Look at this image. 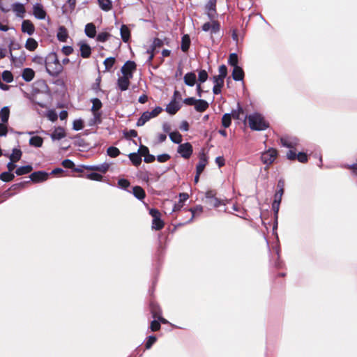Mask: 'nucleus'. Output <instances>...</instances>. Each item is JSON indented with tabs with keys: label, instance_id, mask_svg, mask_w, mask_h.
<instances>
[{
	"label": "nucleus",
	"instance_id": "f257e3e1",
	"mask_svg": "<svg viewBox=\"0 0 357 357\" xmlns=\"http://www.w3.org/2000/svg\"><path fill=\"white\" fill-rule=\"evenodd\" d=\"M45 69L52 77L58 76L63 70V66L60 63L56 53H50L46 56Z\"/></svg>",
	"mask_w": 357,
	"mask_h": 357
},
{
	"label": "nucleus",
	"instance_id": "f03ea898",
	"mask_svg": "<svg viewBox=\"0 0 357 357\" xmlns=\"http://www.w3.org/2000/svg\"><path fill=\"white\" fill-rule=\"evenodd\" d=\"M248 121L250 128L253 130H264L268 127V123L259 113L250 114Z\"/></svg>",
	"mask_w": 357,
	"mask_h": 357
},
{
	"label": "nucleus",
	"instance_id": "7ed1b4c3",
	"mask_svg": "<svg viewBox=\"0 0 357 357\" xmlns=\"http://www.w3.org/2000/svg\"><path fill=\"white\" fill-rule=\"evenodd\" d=\"M10 109L6 106L1 109V123H0V137H6L8 133L7 123L9 119Z\"/></svg>",
	"mask_w": 357,
	"mask_h": 357
},
{
	"label": "nucleus",
	"instance_id": "20e7f679",
	"mask_svg": "<svg viewBox=\"0 0 357 357\" xmlns=\"http://www.w3.org/2000/svg\"><path fill=\"white\" fill-rule=\"evenodd\" d=\"M149 214L153 218L152 229L155 230H160L164 227V222L161 220L160 212L155 208H151L149 211Z\"/></svg>",
	"mask_w": 357,
	"mask_h": 357
},
{
	"label": "nucleus",
	"instance_id": "39448f33",
	"mask_svg": "<svg viewBox=\"0 0 357 357\" xmlns=\"http://www.w3.org/2000/svg\"><path fill=\"white\" fill-rule=\"evenodd\" d=\"M277 150L271 148L262 153L261 155V160L264 164L266 165H270L274 162L277 157Z\"/></svg>",
	"mask_w": 357,
	"mask_h": 357
},
{
	"label": "nucleus",
	"instance_id": "423d86ee",
	"mask_svg": "<svg viewBox=\"0 0 357 357\" xmlns=\"http://www.w3.org/2000/svg\"><path fill=\"white\" fill-rule=\"evenodd\" d=\"M192 146L189 142L180 144L178 146L177 152L185 159L189 158L192 153Z\"/></svg>",
	"mask_w": 357,
	"mask_h": 357
},
{
	"label": "nucleus",
	"instance_id": "0eeeda50",
	"mask_svg": "<svg viewBox=\"0 0 357 357\" xmlns=\"http://www.w3.org/2000/svg\"><path fill=\"white\" fill-rule=\"evenodd\" d=\"M33 15L38 20H45L47 13L41 3H36L33 6Z\"/></svg>",
	"mask_w": 357,
	"mask_h": 357
},
{
	"label": "nucleus",
	"instance_id": "6e6552de",
	"mask_svg": "<svg viewBox=\"0 0 357 357\" xmlns=\"http://www.w3.org/2000/svg\"><path fill=\"white\" fill-rule=\"evenodd\" d=\"M124 73L122 77H120L117 80L118 87L121 91H126L130 85V79L132 78V75Z\"/></svg>",
	"mask_w": 357,
	"mask_h": 357
},
{
	"label": "nucleus",
	"instance_id": "1a4fd4ad",
	"mask_svg": "<svg viewBox=\"0 0 357 357\" xmlns=\"http://www.w3.org/2000/svg\"><path fill=\"white\" fill-rule=\"evenodd\" d=\"M30 178L34 183H39L46 181L48 178V174L45 172L38 171L31 174Z\"/></svg>",
	"mask_w": 357,
	"mask_h": 357
},
{
	"label": "nucleus",
	"instance_id": "9d476101",
	"mask_svg": "<svg viewBox=\"0 0 357 357\" xmlns=\"http://www.w3.org/2000/svg\"><path fill=\"white\" fill-rule=\"evenodd\" d=\"M202 30L204 31H211V33H216L220 30V24L217 21H212V22H206L202 26Z\"/></svg>",
	"mask_w": 357,
	"mask_h": 357
},
{
	"label": "nucleus",
	"instance_id": "9b49d317",
	"mask_svg": "<svg viewBox=\"0 0 357 357\" xmlns=\"http://www.w3.org/2000/svg\"><path fill=\"white\" fill-rule=\"evenodd\" d=\"M283 146L292 149L298 145V139L296 137H284L280 139Z\"/></svg>",
	"mask_w": 357,
	"mask_h": 357
},
{
	"label": "nucleus",
	"instance_id": "f8f14e48",
	"mask_svg": "<svg viewBox=\"0 0 357 357\" xmlns=\"http://www.w3.org/2000/svg\"><path fill=\"white\" fill-rule=\"evenodd\" d=\"M162 45H163V42L162 40H160L159 38H155L153 40V44L151 45V48L147 50V51H146V54H149V58H148L149 62H151L154 57L153 52H154L155 49L162 46Z\"/></svg>",
	"mask_w": 357,
	"mask_h": 357
},
{
	"label": "nucleus",
	"instance_id": "ddd939ff",
	"mask_svg": "<svg viewBox=\"0 0 357 357\" xmlns=\"http://www.w3.org/2000/svg\"><path fill=\"white\" fill-rule=\"evenodd\" d=\"M205 8L208 17L213 20L216 15V0H208Z\"/></svg>",
	"mask_w": 357,
	"mask_h": 357
},
{
	"label": "nucleus",
	"instance_id": "4468645a",
	"mask_svg": "<svg viewBox=\"0 0 357 357\" xmlns=\"http://www.w3.org/2000/svg\"><path fill=\"white\" fill-rule=\"evenodd\" d=\"M181 108L179 102L172 100L171 102L166 107V112L171 115L175 114Z\"/></svg>",
	"mask_w": 357,
	"mask_h": 357
},
{
	"label": "nucleus",
	"instance_id": "2eb2a0df",
	"mask_svg": "<svg viewBox=\"0 0 357 357\" xmlns=\"http://www.w3.org/2000/svg\"><path fill=\"white\" fill-rule=\"evenodd\" d=\"M136 68V64L134 61H128L121 68V73L123 75L124 73L129 75V73L132 76V71Z\"/></svg>",
	"mask_w": 357,
	"mask_h": 357
},
{
	"label": "nucleus",
	"instance_id": "dca6fc26",
	"mask_svg": "<svg viewBox=\"0 0 357 357\" xmlns=\"http://www.w3.org/2000/svg\"><path fill=\"white\" fill-rule=\"evenodd\" d=\"M52 140H60L66 137L65 130L61 127L56 128L50 135Z\"/></svg>",
	"mask_w": 357,
	"mask_h": 357
},
{
	"label": "nucleus",
	"instance_id": "f3484780",
	"mask_svg": "<svg viewBox=\"0 0 357 357\" xmlns=\"http://www.w3.org/2000/svg\"><path fill=\"white\" fill-rule=\"evenodd\" d=\"M22 31L31 36L35 31V27L29 20H24L22 24Z\"/></svg>",
	"mask_w": 357,
	"mask_h": 357
},
{
	"label": "nucleus",
	"instance_id": "a211bd4d",
	"mask_svg": "<svg viewBox=\"0 0 357 357\" xmlns=\"http://www.w3.org/2000/svg\"><path fill=\"white\" fill-rule=\"evenodd\" d=\"M231 75L234 80L241 81L244 77V72L240 66H235L234 67Z\"/></svg>",
	"mask_w": 357,
	"mask_h": 357
},
{
	"label": "nucleus",
	"instance_id": "6ab92c4d",
	"mask_svg": "<svg viewBox=\"0 0 357 357\" xmlns=\"http://www.w3.org/2000/svg\"><path fill=\"white\" fill-rule=\"evenodd\" d=\"M209 106L207 101L202 99H197L195 105V109L197 112H203L206 111Z\"/></svg>",
	"mask_w": 357,
	"mask_h": 357
},
{
	"label": "nucleus",
	"instance_id": "aec40b11",
	"mask_svg": "<svg viewBox=\"0 0 357 357\" xmlns=\"http://www.w3.org/2000/svg\"><path fill=\"white\" fill-rule=\"evenodd\" d=\"M12 9L17 17H23L25 13V8L22 3H15L12 5Z\"/></svg>",
	"mask_w": 357,
	"mask_h": 357
},
{
	"label": "nucleus",
	"instance_id": "412c9836",
	"mask_svg": "<svg viewBox=\"0 0 357 357\" xmlns=\"http://www.w3.org/2000/svg\"><path fill=\"white\" fill-rule=\"evenodd\" d=\"M206 198L208 199V204L211 206L216 208L220 205V200L214 197L211 192H206Z\"/></svg>",
	"mask_w": 357,
	"mask_h": 357
},
{
	"label": "nucleus",
	"instance_id": "4be33fe9",
	"mask_svg": "<svg viewBox=\"0 0 357 357\" xmlns=\"http://www.w3.org/2000/svg\"><path fill=\"white\" fill-rule=\"evenodd\" d=\"M183 79L186 85L193 86L196 82V75L192 72L188 73L185 75Z\"/></svg>",
	"mask_w": 357,
	"mask_h": 357
},
{
	"label": "nucleus",
	"instance_id": "5701e85b",
	"mask_svg": "<svg viewBox=\"0 0 357 357\" xmlns=\"http://www.w3.org/2000/svg\"><path fill=\"white\" fill-rule=\"evenodd\" d=\"M34 75L33 70L29 68H24L22 74L23 79L26 82H31L33 79Z\"/></svg>",
	"mask_w": 357,
	"mask_h": 357
},
{
	"label": "nucleus",
	"instance_id": "b1692460",
	"mask_svg": "<svg viewBox=\"0 0 357 357\" xmlns=\"http://www.w3.org/2000/svg\"><path fill=\"white\" fill-rule=\"evenodd\" d=\"M84 31L88 37L93 38L96 34V26L93 23H88L85 26Z\"/></svg>",
	"mask_w": 357,
	"mask_h": 357
},
{
	"label": "nucleus",
	"instance_id": "393cba45",
	"mask_svg": "<svg viewBox=\"0 0 357 357\" xmlns=\"http://www.w3.org/2000/svg\"><path fill=\"white\" fill-rule=\"evenodd\" d=\"M120 33L123 42L127 43L130 38V31L126 25L123 24L120 29Z\"/></svg>",
	"mask_w": 357,
	"mask_h": 357
},
{
	"label": "nucleus",
	"instance_id": "a878e982",
	"mask_svg": "<svg viewBox=\"0 0 357 357\" xmlns=\"http://www.w3.org/2000/svg\"><path fill=\"white\" fill-rule=\"evenodd\" d=\"M80 52L82 57L88 58L91 55V49L88 44L82 43L80 44Z\"/></svg>",
	"mask_w": 357,
	"mask_h": 357
},
{
	"label": "nucleus",
	"instance_id": "bb28decb",
	"mask_svg": "<svg viewBox=\"0 0 357 357\" xmlns=\"http://www.w3.org/2000/svg\"><path fill=\"white\" fill-rule=\"evenodd\" d=\"M132 194L139 200H142L145 197V192L140 186H135L132 188Z\"/></svg>",
	"mask_w": 357,
	"mask_h": 357
},
{
	"label": "nucleus",
	"instance_id": "cd10ccee",
	"mask_svg": "<svg viewBox=\"0 0 357 357\" xmlns=\"http://www.w3.org/2000/svg\"><path fill=\"white\" fill-rule=\"evenodd\" d=\"M38 42L33 38H29L25 43V48L29 51H34L38 47Z\"/></svg>",
	"mask_w": 357,
	"mask_h": 357
},
{
	"label": "nucleus",
	"instance_id": "c85d7f7f",
	"mask_svg": "<svg viewBox=\"0 0 357 357\" xmlns=\"http://www.w3.org/2000/svg\"><path fill=\"white\" fill-rule=\"evenodd\" d=\"M32 169H33V167L31 165L22 166V167H18L15 170V174L17 176H22V175H24V174H27L30 173L32 171Z\"/></svg>",
	"mask_w": 357,
	"mask_h": 357
},
{
	"label": "nucleus",
	"instance_id": "c756f323",
	"mask_svg": "<svg viewBox=\"0 0 357 357\" xmlns=\"http://www.w3.org/2000/svg\"><path fill=\"white\" fill-rule=\"evenodd\" d=\"M100 8L104 11H109L112 8L111 0H98Z\"/></svg>",
	"mask_w": 357,
	"mask_h": 357
},
{
	"label": "nucleus",
	"instance_id": "7c9ffc66",
	"mask_svg": "<svg viewBox=\"0 0 357 357\" xmlns=\"http://www.w3.org/2000/svg\"><path fill=\"white\" fill-rule=\"evenodd\" d=\"M190 45V39L188 35H184L181 39V49L185 52L188 50Z\"/></svg>",
	"mask_w": 357,
	"mask_h": 357
},
{
	"label": "nucleus",
	"instance_id": "2f4dec72",
	"mask_svg": "<svg viewBox=\"0 0 357 357\" xmlns=\"http://www.w3.org/2000/svg\"><path fill=\"white\" fill-rule=\"evenodd\" d=\"M43 143V139L41 137L34 136L30 138L29 144L34 147H41Z\"/></svg>",
	"mask_w": 357,
	"mask_h": 357
},
{
	"label": "nucleus",
	"instance_id": "473e14b6",
	"mask_svg": "<svg viewBox=\"0 0 357 357\" xmlns=\"http://www.w3.org/2000/svg\"><path fill=\"white\" fill-rule=\"evenodd\" d=\"M22 152L19 149H13L12 153L9 155V159L11 161L17 162L21 159Z\"/></svg>",
	"mask_w": 357,
	"mask_h": 357
},
{
	"label": "nucleus",
	"instance_id": "72a5a7b5",
	"mask_svg": "<svg viewBox=\"0 0 357 357\" xmlns=\"http://www.w3.org/2000/svg\"><path fill=\"white\" fill-rule=\"evenodd\" d=\"M150 310L154 319H155L158 316L161 314V310L160 307L157 303L154 302H151L150 303Z\"/></svg>",
	"mask_w": 357,
	"mask_h": 357
},
{
	"label": "nucleus",
	"instance_id": "f704fd0d",
	"mask_svg": "<svg viewBox=\"0 0 357 357\" xmlns=\"http://www.w3.org/2000/svg\"><path fill=\"white\" fill-rule=\"evenodd\" d=\"M150 114L149 111L144 112L141 117L138 119L137 122V126H144L147 121H149L151 119Z\"/></svg>",
	"mask_w": 357,
	"mask_h": 357
},
{
	"label": "nucleus",
	"instance_id": "c9c22d12",
	"mask_svg": "<svg viewBox=\"0 0 357 357\" xmlns=\"http://www.w3.org/2000/svg\"><path fill=\"white\" fill-rule=\"evenodd\" d=\"M207 164V160L206 158L203 155L200 158L199 163L197 164L196 167V172L197 174H201L202 172L204 171L206 165Z\"/></svg>",
	"mask_w": 357,
	"mask_h": 357
},
{
	"label": "nucleus",
	"instance_id": "e433bc0d",
	"mask_svg": "<svg viewBox=\"0 0 357 357\" xmlns=\"http://www.w3.org/2000/svg\"><path fill=\"white\" fill-rule=\"evenodd\" d=\"M58 40L61 42H65L68 38V33L64 26H60L57 33Z\"/></svg>",
	"mask_w": 357,
	"mask_h": 357
},
{
	"label": "nucleus",
	"instance_id": "4c0bfd02",
	"mask_svg": "<svg viewBox=\"0 0 357 357\" xmlns=\"http://www.w3.org/2000/svg\"><path fill=\"white\" fill-rule=\"evenodd\" d=\"M169 136L172 142L175 144H180L182 141V135L178 131L170 132Z\"/></svg>",
	"mask_w": 357,
	"mask_h": 357
},
{
	"label": "nucleus",
	"instance_id": "58836bf2",
	"mask_svg": "<svg viewBox=\"0 0 357 357\" xmlns=\"http://www.w3.org/2000/svg\"><path fill=\"white\" fill-rule=\"evenodd\" d=\"M129 158L135 166H139L142 162L140 155L137 153H132L129 154Z\"/></svg>",
	"mask_w": 357,
	"mask_h": 357
},
{
	"label": "nucleus",
	"instance_id": "ea45409f",
	"mask_svg": "<svg viewBox=\"0 0 357 357\" xmlns=\"http://www.w3.org/2000/svg\"><path fill=\"white\" fill-rule=\"evenodd\" d=\"M93 105L91 107L92 112H99L98 111L102 107V102L98 98H93L91 100Z\"/></svg>",
	"mask_w": 357,
	"mask_h": 357
},
{
	"label": "nucleus",
	"instance_id": "a19ab883",
	"mask_svg": "<svg viewBox=\"0 0 357 357\" xmlns=\"http://www.w3.org/2000/svg\"><path fill=\"white\" fill-rule=\"evenodd\" d=\"M190 212H191V213H192V218H191V219L189 220V222H191V221L192 220V219H193L195 216H197V215H199V214H201V213H202V211H203V207H202V206H200V205H198V206H196L195 208H191L190 209Z\"/></svg>",
	"mask_w": 357,
	"mask_h": 357
},
{
	"label": "nucleus",
	"instance_id": "79ce46f5",
	"mask_svg": "<svg viewBox=\"0 0 357 357\" xmlns=\"http://www.w3.org/2000/svg\"><path fill=\"white\" fill-rule=\"evenodd\" d=\"M14 178V174L8 171L1 174V179L5 182L11 181Z\"/></svg>",
	"mask_w": 357,
	"mask_h": 357
},
{
	"label": "nucleus",
	"instance_id": "37998d69",
	"mask_svg": "<svg viewBox=\"0 0 357 357\" xmlns=\"http://www.w3.org/2000/svg\"><path fill=\"white\" fill-rule=\"evenodd\" d=\"M231 117L230 114H225L222 118V124L225 128H228L231 125Z\"/></svg>",
	"mask_w": 357,
	"mask_h": 357
},
{
	"label": "nucleus",
	"instance_id": "c03bdc74",
	"mask_svg": "<svg viewBox=\"0 0 357 357\" xmlns=\"http://www.w3.org/2000/svg\"><path fill=\"white\" fill-rule=\"evenodd\" d=\"M107 155L112 158H116L120 154V151L118 148L110 146L107 151Z\"/></svg>",
	"mask_w": 357,
	"mask_h": 357
},
{
	"label": "nucleus",
	"instance_id": "a18cd8bd",
	"mask_svg": "<svg viewBox=\"0 0 357 357\" xmlns=\"http://www.w3.org/2000/svg\"><path fill=\"white\" fill-rule=\"evenodd\" d=\"M2 79L7 83H10L13 80V74L8 70H4L2 73Z\"/></svg>",
	"mask_w": 357,
	"mask_h": 357
},
{
	"label": "nucleus",
	"instance_id": "49530a36",
	"mask_svg": "<svg viewBox=\"0 0 357 357\" xmlns=\"http://www.w3.org/2000/svg\"><path fill=\"white\" fill-rule=\"evenodd\" d=\"M110 36L111 35L109 33L101 32L98 34L96 40L98 42L104 43L107 40Z\"/></svg>",
	"mask_w": 357,
	"mask_h": 357
},
{
	"label": "nucleus",
	"instance_id": "de8ad7c7",
	"mask_svg": "<svg viewBox=\"0 0 357 357\" xmlns=\"http://www.w3.org/2000/svg\"><path fill=\"white\" fill-rule=\"evenodd\" d=\"M115 63V59L114 57L107 58L104 61V65L106 70H110Z\"/></svg>",
	"mask_w": 357,
	"mask_h": 357
},
{
	"label": "nucleus",
	"instance_id": "09e8293b",
	"mask_svg": "<svg viewBox=\"0 0 357 357\" xmlns=\"http://www.w3.org/2000/svg\"><path fill=\"white\" fill-rule=\"evenodd\" d=\"M228 63L234 67L238 66V56L236 53H232L229 55Z\"/></svg>",
	"mask_w": 357,
	"mask_h": 357
},
{
	"label": "nucleus",
	"instance_id": "8fccbe9b",
	"mask_svg": "<svg viewBox=\"0 0 357 357\" xmlns=\"http://www.w3.org/2000/svg\"><path fill=\"white\" fill-rule=\"evenodd\" d=\"M93 117L91 120L90 125L99 124L101 123V113L100 112H93Z\"/></svg>",
	"mask_w": 357,
	"mask_h": 357
},
{
	"label": "nucleus",
	"instance_id": "3c124183",
	"mask_svg": "<svg viewBox=\"0 0 357 357\" xmlns=\"http://www.w3.org/2000/svg\"><path fill=\"white\" fill-rule=\"evenodd\" d=\"M208 79V74L205 70H202L198 74V81L201 83L206 82Z\"/></svg>",
	"mask_w": 357,
	"mask_h": 357
},
{
	"label": "nucleus",
	"instance_id": "603ef678",
	"mask_svg": "<svg viewBox=\"0 0 357 357\" xmlns=\"http://www.w3.org/2000/svg\"><path fill=\"white\" fill-rule=\"evenodd\" d=\"M86 178L90 180L100 181L102 180V176L100 174L93 172V173L88 174L86 176Z\"/></svg>",
	"mask_w": 357,
	"mask_h": 357
},
{
	"label": "nucleus",
	"instance_id": "864d4df0",
	"mask_svg": "<svg viewBox=\"0 0 357 357\" xmlns=\"http://www.w3.org/2000/svg\"><path fill=\"white\" fill-rule=\"evenodd\" d=\"M157 340V338L154 335H150L148 339H147V341L145 344V347L146 349H149L152 345L156 342Z\"/></svg>",
	"mask_w": 357,
	"mask_h": 357
},
{
	"label": "nucleus",
	"instance_id": "5fc2aeb1",
	"mask_svg": "<svg viewBox=\"0 0 357 357\" xmlns=\"http://www.w3.org/2000/svg\"><path fill=\"white\" fill-rule=\"evenodd\" d=\"M33 61L38 65L46 66V57L43 58L40 56H36L33 58Z\"/></svg>",
	"mask_w": 357,
	"mask_h": 357
},
{
	"label": "nucleus",
	"instance_id": "6e6d98bb",
	"mask_svg": "<svg viewBox=\"0 0 357 357\" xmlns=\"http://www.w3.org/2000/svg\"><path fill=\"white\" fill-rule=\"evenodd\" d=\"M130 182L128 180L125 178H121L118 181V185L122 189L126 190L127 188L130 186Z\"/></svg>",
	"mask_w": 357,
	"mask_h": 357
},
{
	"label": "nucleus",
	"instance_id": "4d7b16f0",
	"mask_svg": "<svg viewBox=\"0 0 357 357\" xmlns=\"http://www.w3.org/2000/svg\"><path fill=\"white\" fill-rule=\"evenodd\" d=\"M224 79H225L224 78L220 77H219L218 75L214 76L213 77V82L215 84L214 86H222H222L224 84Z\"/></svg>",
	"mask_w": 357,
	"mask_h": 357
},
{
	"label": "nucleus",
	"instance_id": "13d9d810",
	"mask_svg": "<svg viewBox=\"0 0 357 357\" xmlns=\"http://www.w3.org/2000/svg\"><path fill=\"white\" fill-rule=\"evenodd\" d=\"M227 68L226 66L221 65L219 67V75L218 76L225 79V77L227 76Z\"/></svg>",
	"mask_w": 357,
	"mask_h": 357
},
{
	"label": "nucleus",
	"instance_id": "bf43d9fd",
	"mask_svg": "<svg viewBox=\"0 0 357 357\" xmlns=\"http://www.w3.org/2000/svg\"><path fill=\"white\" fill-rule=\"evenodd\" d=\"M150 328L152 331H157L160 328V324L158 321L153 320L151 323Z\"/></svg>",
	"mask_w": 357,
	"mask_h": 357
},
{
	"label": "nucleus",
	"instance_id": "052dcab7",
	"mask_svg": "<svg viewBox=\"0 0 357 357\" xmlns=\"http://www.w3.org/2000/svg\"><path fill=\"white\" fill-rule=\"evenodd\" d=\"M169 159H170V155L167 153L161 154V155H158V157H157V160L159 162H167Z\"/></svg>",
	"mask_w": 357,
	"mask_h": 357
},
{
	"label": "nucleus",
	"instance_id": "680f3d73",
	"mask_svg": "<svg viewBox=\"0 0 357 357\" xmlns=\"http://www.w3.org/2000/svg\"><path fill=\"white\" fill-rule=\"evenodd\" d=\"M296 159H298L299 162L304 163L307 161V155L303 152H300L298 153Z\"/></svg>",
	"mask_w": 357,
	"mask_h": 357
},
{
	"label": "nucleus",
	"instance_id": "e2e57ef3",
	"mask_svg": "<svg viewBox=\"0 0 357 357\" xmlns=\"http://www.w3.org/2000/svg\"><path fill=\"white\" fill-rule=\"evenodd\" d=\"M280 204V200L274 199V201L273 202V204H272V208H273V210L275 212V215L276 218L278 216V211H279Z\"/></svg>",
	"mask_w": 357,
	"mask_h": 357
},
{
	"label": "nucleus",
	"instance_id": "0e129e2a",
	"mask_svg": "<svg viewBox=\"0 0 357 357\" xmlns=\"http://www.w3.org/2000/svg\"><path fill=\"white\" fill-rule=\"evenodd\" d=\"M73 129L75 130H80L83 128V123L82 120H75L73 122Z\"/></svg>",
	"mask_w": 357,
	"mask_h": 357
},
{
	"label": "nucleus",
	"instance_id": "69168bd1",
	"mask_svg": "<svg viewBox=\"0 0 357 357\" xmlns=\"http://www.w3.org/2000/svg\"><path fill=\"white\" fill-rule=\"evenodd\" d=\"M162 109L160 107H156L153 110L149 112L151 118H154L157 116L161 112Z\"/></svg>",
	"mask_w": 357,
	"mask_h": 357
},
{
	"label": "nucleus",
	"instance_id": "338daca9",
	"mask_svg": "<svg viewBox=\"0 0 357 357\" xmlns=\"http://www.w3.org/2000/svg\"><path fill=\"white\" fill-rule=\"evenodd\" d=\"M197 99H195V98L190 97V98H186L183 100V103L187 105H195Z\"/></svg>",
	"mask_w": 357,
	"mask_h": 357
},
{
	"label": "nucleus",
	"instance_id": "774afa93",
	"mask_svg": "<svg viewBox=\"0 0 357 357\" xmlns=\"http://www.w3.org/2000/svg\"><path fill=\"white\" fill-rule=\"evenodd\" d=\"M62 165L65 168L71 169V168H73L74 167V162L72 160H69V159H66V160H63Z\"/></svg>",
	"mask_w": 357,
	"mask_h": 357
}]
</instances>
